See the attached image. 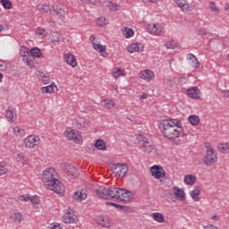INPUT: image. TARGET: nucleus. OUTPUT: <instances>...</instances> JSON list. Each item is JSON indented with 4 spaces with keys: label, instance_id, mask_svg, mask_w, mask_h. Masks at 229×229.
I'll return each mask as SVG.
<instances>
[{
    "label": "nucleus",
    "instance_id": "obj_1",
    "mask_svg": "<svg viewBox=\"0 0 229 229\" xmlns=\"http://www.w3.org/2000/svg\"><path fill=\"white\" fill-rule=\"evenodd\" d=\"M53 173H55L54 168L45 170L42 174V182L50 191H54V192L62 196L65 194V187H64V184L58 179L55 178Z\"/></svg>",
    "mask_w": 229,
    "mask_h": 229
},
{
    "label": "nucleus",
    "instance_id": "obj_2",
    "mask_svg": "<svg viewBox=\"0 0 229 229\" xmlns=\"http://www.w3.org/2000/svg\"><path fill=\"white\" fill-rule=\"evenodd\" d=\"M159 130L161 133L165 135L169 140H174V139H180L183 137V129H177L176 127L169 123V120H164L159 123Z\"/></svg>",
    "mask_w": 229,
    "mask_h": 229
},
{
    "label": "nucleus",
    "instance_id": "obj_3",
    "mask_svg": "<svg viewBox=\"0 0 229 229\" xmlns=\"http://www.w3.org/2000/svg\"><path fill=\"white\" fill-rule=\"evenodd\" d=\"M96 192L99 198L103 199H119L117 196V187L110 186L108 188H105L104 186H100L98 189L96 190Z\"/></svg>",
    "mask_w": 229,
    "mask_h": 229
},
{
    "label": "nucleus",
    "instance_id": "obj_4",
    "mask_svg": "<svg viewBox=\"0 0 229 229\" xmlns=\"http://www.w3.org/2000/svg\"><path fill=\"white\" fill-rule=\"evenodd\" d=\"M111 171H114L116 178H124L128 173V165L121 163L113 164Z\"/></svg>",
    "mask_w": 229,
    "mask_h": 229
},
{
    "label": "nucleus",
    "instance_id": "obj_5",
    "mask_svg": "<svg viewBox=\"0 0 229 229\" xmlns=\"http://www.w3.org/2000/svg\"><path fill=\"white\" fill-rule=\"evenodd\" d=\"M138 140L140 146L143 148V151H147V153H153V150H155V145L151 143L149 139L140 134L139 135Z\"/></svg>",
    "mask_w": 229,
    "mask_h": 229
},
{
    "label": "nucleus",
    "instance_id": "obj_6",
    "mask_svg": "<svg viewBox=\"0 0 229 229\" xmlns=\"http://www.w3.org/2000/svg\"><path fill=\"white\" fill-rule=\"evenodd\" d=\"M204 164L206 165H214L217 162V152L214 148L208 149L207 155L203 158Z\"/></svg>",
    "mask_w": 229,
    "mask_h": 229
},
{
    "label": "nucleus",
    "instance_id": "obj_7",
    "mask_svg": "<svg viewBox=\"0 0 229 229\" xmlns=\"http://www.w3.org/2000/svg\"><path fill=\"white\" fill-rule=\"evenodd\" d=\"M62 169L64 173L68 174V176H72V178H78L80 176V172L78 168L69 163H64L62 165Z\"/></svg>",
    "mask_w": 229,
    "mask_h": 229
},
{
    "label": "nucleus",
    "instance_id": "obj_8",
    "mask_svg": "<svg viewBox=\"0 0 229 229\" xmlns=\"http://www.w3.org/2000/svg\"><path fill=\"white\" fill-rule=\"evenodd\" d=\"M150 173L156 180H160V178H164V176H165V170H164V167L157 165L150 167Z\"/></svg>",
    "mask_w": 229,
    "mask_h": 229
},
{
    "label": "nucleus",
    "instance_id": "obj_9",
    "mask_svg": "<svg viewBox=\"0 0 229 229\" xmlns=\"http://www.w3.org/2000/svg\"><path fill=\"white\" fill-rule=\"evenodd\" d=\"M64 135L68 140H74V142L76 143L80 142V139H81V135H80V132L72 129H67L64 131Z\"/></svg>",
    "mask_w": 229,
    "mask_h": 229
},
{
    "label": "nucleus",
    "instance_id": "obj_10",
    "mask_svg": "<svg viewBox=\"0 0 229 229\" xmlns=\"http://www.w3.org/2000/svg\"><path fill=\"white\" fill-rule=\"evenodd\" d=\"M40 138L37 135H30L24 140L23 144L25 148H34L35 146H38Z\"/></svg>",
    "mask_w": 229,
    "mask_h": 229
},
{
    "label": "nucleus",
    "instance_id": "obj_11",
    "mask_svg": "<svg viewBox=\"0 0 229 229\" xmlns=\"http://www.w3.org/2000/svg\"><path fill=\"white\" fill-rule=\"evenodd\" d=\"M52 12L56 13L61 20L65 19V10H64V5L58 3H55L52 6Z\"/></svg>",
    "mask_w": 229,
    "mask_h": 229
},
{
    "label": "nucleus",
    "instance_id": "obj_12",
    "mask_svg": "<svg viewBox=\"0 0 229 229\" xmlns=\"http://www.w3.org/2000/svg\"><path fill=\"white\" fill-rule=\"evenodd\" d=\"M95 51H98L101 56L106 58L108 56V53L106 52V46H103L99 43H92Z\"/></svg>",
    "mask_w": 229,
    "mask_h": 229
},
{
    "label": "nucleus",
    "instance_id": "obj_13",
    "mask_svg": "<svg viewBox=\"0 0 229 229\" xmlns=\"http://www.w3.org/2000/svg\"><path fill=\"white\" fill-rule=\"evenodd\" d=\"M20 201H30L31 203H34L35 205H38L40 203V199H38V196H30V194L26 195H21L19 197Z\"/></svg>",
    "mask_w": 229,
    "mask_h": 229
},
{
    "label": "nucleus",
    "instance_id": "obj_14",
    "mask_svg": "<svg viewBox=\"0 0 229 229\" xmlns=\"http://www.w3.org/2000/svg\"><path fill=\"white\" fill-rule=\"evenodd\" d=\"M128 53H139V51H144V45L141 43H134L131 44L127 47Z\"/></svg>",
    "mask_w": 229,
    "mask_h": 229
},
{
    "label": "nucleus",
    "instance_id": "obj_15",
    "mask_svg": "<svg viewBox=\"0 0 229 229\" xmlns=\"http://www.w3.org/2000/svg\"><path fill=\"white\" fill-rule=\"evenodd\" d=\"M98 224L104 228H110V225H112V219H110L108 216H99L98 218Z\"/></svg>",
    "mask_w": 229,
    "mask_h": 229
},
{
    "label": "nucleus",
    "instance_id": "obj_16",
    "mask_svg": "<svg viewBox=\"0 0 229 229\" xmlns=\"http://www.w3.org/2000/svg\"><path fill=\"white\" fill-rule=\"evenodd\" d=\"M148 31L152 35H162V27L158 24H150L148 27Z\"/></svg>",
    "mask_w": 229,
    "mask_h": 229
},
{
    "label": "nucleus",
    "instance_id": "obj_17",
    "mask_svg": "<svg viewBox=\"0 0 229 229\" xmlns=\"http://www.w3.org/2000/svg\"><path fill=\"white\" fill-rule=\"evenodd\" d=\"M199 94H201V92L199 91V89H198V87L190 88L187 89V95L191 99H198L199 98Z\"/></svg>",
    "mask_w": 229,
    "mask_h": 229
},
{
    "label": "nucleus",
    "instance_id": "obj_18",
    "mask_svg": "<svg viewBox=\"0 0 229 229\" xmlns=\"http://www.w3.org/2000/svg\"><path fill=\"white\" fill-rule=\"evenodd\" d=\"M140 78L141 80H147L148 81H151V80L155 78V73L150 70H145L140 73Z\"/></svg>",
    "mask_w": 229,
    "mask_h": 229
},
{
    "label": "nucleus",
    "instance_id": "obj_19",
    "mask_svg": "<svg viewBox=\"0 0 229 229\" xmlns=\"http://www.w3.org/2000/svg\"><path fill=\"white\" fill-rule=\"evenodd\" d=\"M87 191L85 190H81V191H75L73 194V199L78 202L83 201V199H87Z\"/></svg>",
    "mask_w": 229,
    "mask_h": 229
},
{
    "label": "nucleus",
    "instance_id": "obj_20",
    "mask_svg": "<svg viewBox=\"0 0 229 229\" xmlns=\"http://www.w3.org/2000/svg\"><path fill=\"white\" fill-rule=\"evenodd\" d=\"M63 221L64 223H65L66 225H71V223L74 224L78 221V218L74 216H72V214H71V212L65 213L64 216H63Z\"/></svg>",
    "mask_w": 229,
    "mask_h": 229
},
{
    "label": "nucleus",
    "instance_id": "obj_21",
    "mask_svg": "<svg viewBox=\"0 0 229 229\" xmlns=\"http://www.w3.org/2000/svg\"><path fill=\"white\" fill-rule=\"evenodd\" d=\"M186 58L191 62V67H193V69H199L200 64L199 61H198V57H196V55L193 54H188Z\"/></svg>",
    "mask_w": 229,
    "mask_h": 229
},
{
    "label": "nucleus",
    "instance_id": "obj_22",
    "mask_svg": "<svg viewBox=\"0 0 229 229\" xmlns=\"http://www.w3.org/2000/svg\"><path fill=\"white\" fill-rule=\"evenodd\" d=\"M64 62H66L68 65H71V67H75L78 65V63L76 62V57H74V55L71 54L64 55Z\"/></svg>",
    "mask_w": 229,
    "mask_h": 229
},
{
    "label": "nucleus",
    "instance_id": "obj_23",
    "mask_svg": "<svg viewBox=\"0 0 229 229\" xmlns=\"http://www.w3.org/2000/svg\"><path fill=\"white\" fill-rule=\"evenodd\" d=\"M176 4L180 8H182V12H192V7L189 6V4H187V0H176Z\"/></svg>",
    "mask_w": 229,
    "mask_h": 229
},
{
    "label": "nucleus",
    "instance_id": "obj_24",
    "mask_svg": "<svg viewBox=\"0 0 229 229\" xmlns=\"http://www.w3.org/2000/svg\"><path fill=\"white\" fill-rule=\"evenodd\" d=\"M89 124H90V122L83 117H79L76 121V126L79 130H81L82 128H87Z\"/></svg>",
    "mask_w": 229,
    "mask_h": 229
},
{
    "label": "nucleus",
    "instance_id": "obj_25",
    "mask_svg": "<svg viewBox=\"0 0 229 229\" xmlns=\"http://www.w3.org/2000/svg\"><path fill=\"white\" fill-rule=\"evenodd\" d=\"M27 55L30 56L31 58H40L42 56V52L40 51V48L34 47L29 51H27Z\"/></svg>",
    "mask_w": 229,
    "mask_h": 229
},
{
    "label": "nucleus",
    "instance_id": "obj_26",
    "mask_svg": "<svg viewBox=\"0 0 229 229\" xmlns=\"http://www.w3.org/2000/svg\"><path fill=\"white\" fill-rule=\"evenodd\" d=\"M131 199H133V193H131V191L128 190H125V191H123L122 199H120V201H123L124 203H130Z\"/></svg>",
    "mask_w": 229,
    "mask_h": 229
},
{
    "label": "nucleus",
    "instance_id": "obj_27",
    "mask_svg": "<svg viewBox=\"0 0 229 229\" xmlns=\"http://www.w3.org/2000/svg\"><path fill=\"white\" fill-rule=\"evenodd\" d=\"M199 194H201V188L195 186L194 190L191 191V196L194 201H199Z\"/></svg>",
    "mask_w": 229,
    "mask_h": 229
},
{
    "label": "nucleus",
    "instance_id": "obj_28",
    "mask_svg": "<svg viewBox=\"0 0 229 229\" xmlns=\"http://www.w3.org/2000/svg\"><path fill=\"white\" fill-rule=\"evenodd\" d=\"M197 181L198 178H196V176L193 174H188L184 177V183H186V185H194Z\"/></svg>",
    "mask_w": 229,
    "mask_h": 229
},
{
    "label": "nucleus",
    "instance_id": "obj_29",
    "mask_svg": "<svg viewBox=\"0 0 229 229\" xmlns=\"http://www.w3.org/2000/svg\"><path fill=\"white\" fill-rule=\"evenodd\" d=\"M174 191H176L174 192V196L177 198H180L181 201H185V191L176 186H174Z\"/></svg>",
    "mask_w": 229,
    "mask_h": 229
},
{
    "label": "nucleus",
    "instance_id": "obj_30",
    "mask_svg": "<svg viewBox=\"0 0 229 229\" xmlns=\"http://www.w3.org/2000/svg\"><path fill=\"white\" fill-rule=\"evenodd\" d=\"M55 89H56V85L55 83H52L51 85H48L47 87L41 88L42 94H53L55 92Z\"/></svg>",
    "mask_w": 229,
    "mask_h": 229
},
{
    "label": "nucleus",
    "instance_id": "obj_31",
    "mask_svg": "<svg viewBox=\"0 0 229 229\" xmlns=\"http://www.w3.org/2000/svg\"><path fill=\"white\" fill-rule=\"evenodd\" d=\"M168 124H170V126H174L177 130H183V127H182V122L178 119H169Z\"/></svg>",
    "mask_w": 229,
    "mask_h": 229
},
{
    "label": "nucleus",
    "instance_id": "obj_32",
    "mask_svg": "<svg viewBox=\"0 0 229 229\" xmlns=\"http://www.w3.org/2000/svg\"><path fill=\"white\" fill-rule=\"evenodd\" d=\"M95 148L100 151H105L106 149V143L103 140H97L95 142Z\"/></svg>",
    "mask_w": 229,
    "mask_h": 229
},
{
    "label": "nucleus",
    "instance_id": "obj_33",
    "mask_svg": "<svg viewBox=\"0 0 229 229\" xmlns=\"http://www.w3.org/2000/svg\"><path fill=\"white\" fill-rule=\"evenodd\" d=\"M188 119L192 126H198L199 124V117L196 114L190 115Z\"/></svg>",
    "mask_w": 229,
    "mask_h": 229
},
{
    "label": "nucleus",
    "instance_id": "obj_34",
    "mask_svg": "<svg viewBox=\"0 0 229 229\" xmlns=\"http://www.w3.org/2000/svg\"><path fill=\"white\" fill-rule=\"evenodd\" d=\"M152 217L157 223H164V221H165V218L164 217V215H162V213H153Z\"/></svg>",
    "mask_w": 229,
    "mask_h": 229
},
{
    "label": "nucleus",
    "instance_id": "obj_35",
    "mask_svg": "<svg viewBox=\"0 0 229 229\" xmlns=\"http://www.w3.org/2000/svg\"><path fill=\"white\" fill-rule=\"evenodd\" d=\"M13 110L7 109L5 117L7 118V121L10 123H14L15 119H17V116H13Z\"/></svg>",
    "mask_w": 229,
    "mask_h": 229
},
{
    "label": "nucleus",
    "instance_id": "obj_36",
    "mask_svg": "<svg viewBox=\"0 0 229 229\" xmlns=\"http://www.w3.org/2000/svg\"><path fill=\"white\" fill-rule=\"evenodd\" d=\"M61 38H62V34H60V32L55 31L52 33L51 40L53 44H56L57 42H60Z\"/></svg>",
    "mask_w": 229,
    "mask_h": 229
},
{
    "label": "nucleus",
    "instance_id": "obj_37",
    "mask_svg": "<svg viewBox=\"0 0 229 229\" xmlns=\"http://www.w3.org/2000/svg\"><path fill=\"white\" fill-rule=\"evenodd\" d=\"M0 3H2V6H4V8L5 10H12V8H13L12 1H10V0H0Z\"/></svg>",
    "mask_w": 229,
    "mask_h": 229
},
{
    "label": "nucleus",
    "instance_id": "obj_38",
    "mask_svg": "<svg viewBox=\"0 0 229 229\" xmlns=\"http://www.w3.org/2000/svg\"><path fill=\"white\" fill-rule=\"evenodd\" d=\"M218 150L220 153H229V145L228 143L218 145Z\"/></svg>",
    "mask_w": 229,
    "mask_h": 229
},
{
    "label": "nucleus",
    "instance_id": "obj_39",
    "mask_svg": "<svg viewBox=\"0 0 229 229\" xmlns=\"http://www.w3.org/2000/svg\"><path fill=\"white\" fill-rule=\"evenodd\" d=\"M23 216L21 213H14L13 215V221L16 223V225H21V222L22 221Z\"/></svg>",
    "mask_w": 229,
    "mask_h": 229
},
{
    "label": "nucleus",
    "instance_id": "obj_40",
    "mask_svg": "<svg viewBox=\"0 0 229 229\" xmlns=\"http://www.w3.org/2000/svg\"><path fill=\"white\" fill-rule=\"evenodd\" d=\"M125 38H131L133 35H135V32L133 31L132 29L130 28H125V33H123Z\"/></svg>",
    "mask_w": 229,
    "mask_h": 229
},
{
    "label": "nucleus",
    "instance_id": "obj_41",
    "mask_svg": "<svg viewBox=\"0 0 229 229\" xmlns=\"http://www.w3.org/2000/svg\"><path fill=\"white\" fill-rule=\"evenodd\" d=\"M8 173V167L6 166V164L0 163V176H3V174H6Z\"/></svg>",
    "mask_w": 229,
    "mask_h": 229
},
{
    "label": "nucleus",
    "instance_id": "obj_42",
    "mask_svg": "<svg viewBox=\"0 0 229 229\" xmlns=\"http://www.w3.org/2000/svg\"><path fill=\"white\" fill-rule=\"evenodd\" d=\"M115 103L112 100H104V106L110 110V108H114Z\"/></svg>",
    "mask_w": 229,
    "mask_h": 229
},
{
    "label": "nucleus",
    "instance_id": "obj_43",
    "mask_svg": "<svg viewBox=\"0 0 229 229\" xmlns=\"http://www.w3.org/2000/svg\"><path fill=\"white\" fill-rule=\"evenodd\" d=\"M38 10H40L41 12H44L45 13H47V12H51V8L49 7V5H46V4H39L38 5Z\"/></svg>",
    "mask_w": 229,
    "mask_h": 229
},
{
    "label": "nucleus",
    "instance_id": "obj_44",
    "mask_svg": "<svg viewBox=\"0 0 229 229\" xmlns=\"http://www.w3.org/2000/svg\"><path fill=\"white\" fill-rule=\"evenodd\" d=\"M97 24L100 27H103V26H106L107 22H106V18L101 16L98 19L97 21Z\"/></svg>",
    "mask_w": 229,
    "mask_h": 229
},
{
    "label": "nucleus",
    "instance_id": "obj_45",
    "mask_svg": "<svg viewBox=\"0 0 229 229\" xmlns=\"http://www.w3.org/2000/svg\"><path fill=\"white\" fill-rule=\"evenodd\" d=\"M125 191L126 190L123 188L116 187V196H119V199H119V201H121L123 196L124 195Z\"/></svg>",
    "mask_w": 229,
    "mask_h": 229
},
{
    "label": "nucleus",
    "instance_id": "obj_46",
    "mask_svg": "<svg viewBox=\"0 0 229 229\" xmlns=\"http://www.w3.org/2000/svg\"><path fill=\"white\" fill-rule=\"evenodd\" d=\"M113 76L117 80L119 76H124V70L117 69L115 72H113Z\"/></svg>",
    "mask_w": 229,
    "mask_h": 229
},
{
    "label": "nucleus",
    "instance_id": "obj_47",
    "mask_svg": "<svg viewBox=\"0 0 229 229\" xmlns=\"http://www.w3.org/2000/svg\"><path fill=\"white\" fill-rule=\"evenodd\" d=\"M13 133H14V135H23L24 134V130L19 128V127H14L13 129Z\"/></svg>",
    "mask_w": 229,
    "mask_h": 229
},
{
    "label": "nucleus",
    "instance_id": "obj_48",
    "mask_svg": "<svg viewBox=\"0 0 229 229\" xmlns=\"http://www.w3.org/2000/svg\"><path fill=\"white\" fill-rule=\"evenodd\" d=\"M209 8L211 12H214L215 13H219V8H217V5H216V2H210Z\"/></svg>",
    "mask_w": 229,
    "mask_h": 229
},
{
    "label": "nucleus",
    "instance_id": "obj_49",
    "mask_svg": "<svg viewBox=\"0 0 229 229\" xmlns=\"http://www.w3.org/2000/svg\"><path fill=\"white\" fill-rule=\"evenodd\" d=\"M196 34L201 35L202 37H204V35H208V31L207 30V29L202 28V29L196 30Z\"/></svg>",
    "mask_w": 229,
    "mask_h": 229
},
{
    "label": "nucleus",
    "instance_id": "obj_50",
    "mask_svg": "<svg viewBox=\"0 0 229 229\" xmlns=\"http://www.w3.org/2000/svg\"><path fill=\"white\" fill-rule=\"evenodd\" d=\"M45 31H46V30H45L43 28L38 27V28L36 30V35H38L39 37H43V35H44V37H47V35L44 34Z\"/></svg>",
    "mask_w": 229,
    "mask_h": 229
},
{
    "label": "nucleus",
    "instance_id": "obj_51",
    "mask_svg": "<svg viewBox=\"0 0 229 229\" xmlns=\"http://www.w3.org/2000/svg\"><path fill=\"white\" fill-rule=\"evenodd\" d=\"M21 56H22L23 62H26V64H28V62H30V59H31L30 55H28V51L23 52V55L21 54Z\"/></svg>",
    "mask_w": 229,
    "mask_h": 229
},
{
    "label": "nucleus",
    "instance_id": "obj_52",
    "mask_svg": "<svg viewBox=\"0 0 229 229\" xmlns=\"http://www.w3.org/2000/svg\"><path fill=\"white\" fill-rule=\"evenodd\" d=\"M6 67H8V64L4 61L0 60V71H6Z\"/></svg>",
    "mask_w": 229,
    "mask_h": 229
},
{
    "label": "nucleus",
    "instance_id": "obj_53",
    "mask_svg": "<svg viewBox=\"0 0 229 229\" xmlns=\"http://www.w3.org/2000/svg\"><path fill=\"white\" fill-rule=\"evenodd\" d=\"M34 58H30L29 59V61H27V64L29 67H35V60H33Z\"/></svg>",
    "mask_w": 229,
    "mask_h": 229
},
{
    "label": "nucleus",
    "instance_id": "obj_54",
    "mask_svg": "<svg viewBox=\"0 0 229 229\" xmlns=\"http://www.w3.org/2000/svg\"><path fill=\"white\" fill-rule=\"evenodd\" d=\"M165 47H167V49H174V45L171 41L166 42Z\"/></svg>",
    "mask_w": 229,
    "mask_h": 229
},
{
    "label": "nucleus",
    "instance_id": "obj_55",
    "mask_svg": "<svg viewBox=\"0 0 229 229\" xmlns=\"http://www.w3.org/2000/svg\"><path fill=\"white\" fill-rule=\"evenodd\" d=\"M86 4H98V0H85Z\"/></svg>",
    "mask_w": 229,
    "mask_h": 229
},
{
    "label": "nucleus",
    "instance_id": "obj_56",
    "mask_svg": "<svg viewBox=\"0 0 229 229\" xmlns=\"http://www.w3.org/2000/svg\"><path fill=\"white\" fill-rule=\"evenodd\" d=\"M122 210H123V212H130V210H131V207H130V206H122Z\"/></svg>",
    "mask_w": 229,
    "mask_h": 229
},
{
    "label": "nucleus",
    "instance_id": "obj_57",
    "mask_svg": "<svg viewBox=\"0 0 229 229\" xmlns=\"http://www.w3.org/2000/svg\"><path fill=\"white\" fill-rule=\"evenodd\" d=\"M51 229H63L62 226H60V224H55Z\"/></svg>",
    "mask_w": 229,
    "mask_h": 229
},
{
    "label": "nucleus",
    "instance_id": "obj_58",
    "mask_svg": "<svg viewBox=\"0 0 229 229\" xmlns=\"http://www.w3.org/2000/svg\"><path fill=\"white\" fill-rule=\"evenodd\" d=\"M109 8H114V10H117V4L114 3H109Z\"/></svg>",
    "mask_w": 229,
    "mask_h": 229
},
{
    "label": "nucleus",
    "instance_id": "obj_59",
    "mask_svg": "<svg viewBox=\"0 0 229 229\" xmlns=\"http://www.w3.org/2000/svg\"><path fill=\"white\" fill-rule=\"evenodd\" d=\"M43 83H49V77L43 76Z\"/></svg>",
    "mask_w": 229,
    "mask_h": 229
},
{
    "label": "nucleus",
    "instance_id": "obj_60",
    "mask_svg": "<svg viewBox=\"0 0 229 229\" xmlns=\"http://www.w3.org/2000/svg\"><path fill=\"white\" fill-rule=\"evenodd\" d=\"M115 203H114V202H106V207H115Z\"/></svg>",
    "mask_w": 229,
    "mask_h": 229
},
{
    "label": "nucleus",
    "instance_id": "obj_61",
    "mask_svg": "<svg viewBox=\"0 0 229 229\" xmlns=\"http://www.w3.org/2000/svg\"><path fill=\"white\" fill-rule=\"evenodd\" d=\"M140 99H148V94L147 93H142L140 95Z\"/></svg>",
    "mask_w": 229,
    "mask_h": 229
},
{
    "label": "nucleus",
    "instance_id": "obj_62",
    "mask_svg": "<svg viewBox=\"0 0 229 229\" xmlns=\"http://www.w3.org/2000/svg\"><path fill=\"white\" fill-rule=\"evenodd\" d=\"M114 208H117L118 210H122L123 205L116 204V205H114Z\"/></svg>",
    "mask_w": 229,
    "mask_h": 229
},
{
    "label": "nucleus",
    "instance_id": "obj_63",
    "mask_svg": "<svg viewBox=\"0 0 229 229\" xmlns=\"http://www.w3.org/2000/svg\"><path fill=\"white\" fill-rule=\"evenodd\" d=\"M94 40H96V37H94V35H91L89 38V42H94Z\"/></svg>",
    "mask_w": 229,
    "mask_h": 229
},
{
    "label": "nucleus",
    "instance_id": "obj_64",
    "mask_svg": "<svg viewBox=\"0 0 229 229\" xmlns=\"http://www.w3.org/2000/svg\"><path fill=\"white\" fill-rule=\"evenodd\" d=\"M225 10L229 13V4H225Z\"/></svg>",
    "mask_w": 229,
    "mask_h": 229
}]
</instances>
